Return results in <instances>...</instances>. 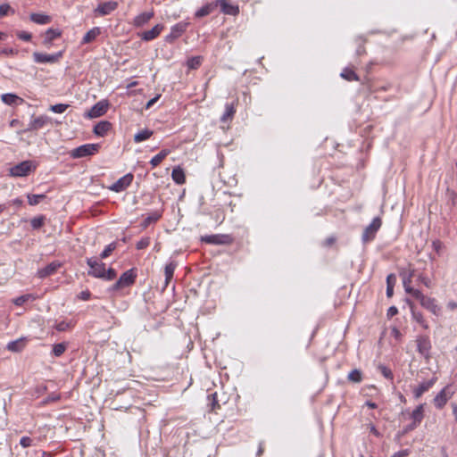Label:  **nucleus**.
I'll list each match as a JSON object with an SVG mask.
<instances>
[{
  "label": "nucleus",
  "mask_w": 457,
  "mask_h": 457,
  "mask_svg": "<svg viewBox=\"0 0 457 457\" xmlns=\"http://www.w3.org/2000/svg\"><path fill=\"white\" fill-rule=\"evenodd\" d=\"M46 217L44 215H39L37 217H34L30 220V225L33 229H38L40 228L44 223H45Z\"/></svg>",
  "instance_id": "nucleus-44"
},
{
  "label": "nucleus",
  "mask_w": 457,
  "mask_h": 457,
  "mask_svg": "<svg viewBox=\"0 0 457 457\" xmlns=\"http://www.w3.org/2000/svg\"><path fill=\"white\" fill-rule=\"evenodd\" d=\"M46 197V195L40 194V195H33V194H28L27 198L29 205H37L42 200H44Z\"/></svg>",
  "instance_id": "nucleus-40"
},
{
  "label": "nucleus",
  "mask_w": 457,
  "mask_h": 457,
  "mask_svg": "<svg viewBox=\"0 0 457 457\" xmlns=\"http://www.w3.org/2000/svg\"><path fill=\"white\" fill-rule=\"evenodd\" d=\"M101 34V28L94 27L90 30H88L83 37L81 44H90L96 39V37Z\"/></svg>",
  "instance_id": "nucleus-24"
},
{
  "label": "nucleus",
  "mask_w": 457,
  "mask_h": 457,
  "mask_svg": "<svg viewBox=\"0 0 457 457\" xmlns=\"http://www.w3.org/2000/svg\"><path fill=\"white\" fill-rule=\"evenodd\" d=\"M11 10V6L8 4H3L0 5V17L7 15Z\"/></svg>",
  "instance_id": "nucleus-58"
},
{
  "label": "nucleus",
  "mask_w": 457,
  "mask_h": 457,
  "mask_svg": "<svg viewBox=\"0 0 457 457\" xmlns=\"http://www.w3.org/2000/svg\"><path fill=\"white\" fill-rule=\"evenodd\" d=\"M172 179L175 183L181 185L186 182V176L184 170L179 167H175L171 172Z\"/></svg>",
  "instance_id": "nucleus-29"
},
{
  "label": "nucleus",
  "mask_w": 457,
  "mask_h": 457,
  "mask_svg": "<svg viewBox=\"0 0 457 457\" xmlns=\"http://www.w3.org/2000/svg\"><path fill=\"white\" fill-rule=\"evenodd\" d=\"M362 372L359 369H354L349 372L347 379L353 383H361L362 381Z\"/></svg>",
  "instance_id": "nucleus-37"
},
{
  "label": "nucleus",
  "mask_w": 457,
  "mask_h": 457,
  "mask_svg": "<svg viewBox=\"0 0 457 457\" xmlns=\"http://www.w3.org/2000/svg\"><path fill=\"white\" fill-rule=\"evenodd\" d=\"M118 2L116 1L104 2L98 4L96 12H97L101 16H105L115 11L118 8Z\"/></svg>",
  "instance_id": "nucleus-15"
},
{
  "label": "nucleus",
  "mask_w": 457,
  "mask_h": 457,
  "mask_svg": "<svg viewBox=\"0 0 457 457\" xmlns=\"http://www.w3.org/2000/svg\"><path fill=\"white\" fill-rule=\"evenodd\" d=\"M154 16V11L145 12L134 18L133 25L137 28L143 27Z\"/></svg>",
  "instance_id": "nucleus-21"
},
{
  "label": "nucleus",
  "mask_w": 457,
  "mask_h": 457,
  "mask_svg": "<svg viewBox=\"0 0 457 457\" xmlns=\"http://www.w3.org/2000/svg\"><path fill=\"white\" fill-rule=\"evenodd\" d=\"M447 402L445 388L442 389L434 398L435 406L438 409L443 408Z\"/></svg>",
  "instance_id": "nucleus-34"
},
{
  "label": "nucleus",
  "mask_w": 457,
  "mask_h": 457,
  "mask_svg": "<svg viewBox=\"0 0 457 457\" xmlns=\"http://www.w3.org/2000/svg\"><path fill=\"white\" fill-rule=\"evenodd\" d=\"M382 225V220L379 217H375L371 223L367 226L362 233L361 240L363 243H368L372 241L378 229L380 228Z\"/></svg>",
  "instance_id": "nucleus-4"
},
{
  "label": "nucleus",
  "mask_w": 457,
  "mask_h": 457,
  "mask_svg": "<svg viewBox=\"0 0 457 457\" xmlns=\"http://www.w3.org/2000/svg\"><path fill=\"white\" fill-rule=\"evenodd\" d=\"M30 20L40 25L47 24L51 21V17L43 13H31Z\"/></svg>",
  "instance_id": "nucleus-31"
},
{
  "label": "nucleus",
  "mask_w": 457,
  "mask_h": 457,
  "mask_svg": "<svg viewBox=\"0 0 457 457\" xmlns=\"http://www.w3.org/2000/svg\"><path fill=\"white\" fill-rule=\"evenodd\" d=\"M208 405L210 406L212 411H215L216 410L220 408V404L219 403V401L217 399V393H213L208 395Z\"/></svg>",
  "instance_id": "nucleus-41"
},
{
  "label": "nucleus",
  "mask_w": 457,
  "mask_h": 457,
  "mask_svg": "<svg viewBox=\"0 0 457 457\" xmlns=\"http://www.w3.org/2000/svg\"><path fill=\"white\" fill-rule=\"evenodd\" d=\"M411 296L420 301L421 306L426 308L432 313L437 314L439 312L440 308L436 303V300L434 298L424 295L420 290L415 291L414 295H412Z\"/></svg>",
  "instance_id": "nucleus-5"
},
{
  "label": "nucleus",
  "mask_w": 457,
  "mask_h": 457,
  "mask_svg": "<svg viewBox=\"0 0 457 457\" xmlns=\"http://www.w3.org/2000/svg\"><path fill=\"white\" fill-rule=\"evenodd\" d=\"M163 29H164L163 24H156L151 29L139 33L138 36L140 37V38L143 41H146V42L152 41V40L155 39L161 34V32L163 30Z\"/></svg>",
  "instance_id": "nucleus-13"
},
{
  "label": "nucleus",
  "mask_w": 457,
  "mask_h": 457,
  "mask_svg": "<svg viewBox=\"0 0 457 457\" xmlns=\"http://www.w3.org/2000/svg\"><path fill=\"white\" fill-rule=\"evenodd\" d=\"M31 298V295H23L13 300V303L17 306H21L25 302Z\"/></svg>",
  "instance_id": "nucleus-51"
},
{
  "label": "nucleus",
  "mask_w": 457,
  "mask_h": 457,
  "mask_svg": "<svg viewBox=\"0 0 457 457\" xmlns=\"http://www.w3.org/2000/svg\"><path fill=\"white\" fill-rule=\"evenodd\" d=\"M235 113H236L235 104L234 103L226 104L225 112L220 117V121L223 123H226L228 121L232 120Z\"/></svg>",
  "instance_id": "nucleus-26"
},
{
  "label": "nucleus",
  "mask_w": 457,
  "mask_h": 457,
  "mask_svg": "<svg viewBox=\"0 0 457 457\" xmlns=\"http://www.w3.org/2000/svg\"><path fill=\"white\" fill-rule=\"evenodd\" d=\"M432 247H433V249L436 251V253L438 255H440V253H441V250H442V248H443V243H442L440 240H438V239L434 240V241L432 242Z\"/></svg>",
  "instance_id": "nucleus-56"
},
{
  "label": "nucleus",
  "mask_w": 457,
  "mask_h": 457,
  "mask_svg": "<svg viewBox=\"0 0 457 457\" xmlns=\"http://www.w3.org/2000/svg\"><path fill=\"white\" fill-rule=\"evenodd\" d=\"M2 101L8 105H19L24 103V100L15 94L6 93L1 96Z\"/></svg>",
  "instance_id": "nucleus-23"
},
{
  "label": "nucleus",
  "mask_w": 457,
  "mask_h": 457,
  "mask_svg": "<svg viewBox=\"0 0 457 457\" xmlns=\"http://www.w3.org/2000/svg\"><path fill=\"white\" fill-rule=\"evenodd\" d=\"M161 216L162 214L159 212H154L144 220V227L145 228L149 226L151 223L156 222L161 218Z\"/></svg>",
  "instance_id": "nucleus-43"
},
{
  "label": "nucleus",
  "mask_w": 457,
  "mask_h": 457,
  "mask_svg": "<svg viewBox=\"0 0 457 457\" xmlns=\"http://www.w3.org/2000/svg\"><path fill=\"white\" fill-rule=\"evenodd\" d=\"M378 370L381 372V374H382V375H383L386 379H389L390 381H393V379H394V374H393L392 370H391L388 367H386V366H385V365H383V364H379V365L378 366Z\"/></svg>",
  "instance_id": "nucleus-45"
},
{
  "label": "nucleus",
  "mask_w": 457,
  "mask_h": 457,
  "mask_svg": "<svg viewBox=\"0 0 457 457\" xmlns=\"http://www.w3.org/2000/svg\"><path fill=\"white\" fill-rule=\"evenodd\" d=\"M187 23L186 22H179L173 25L170 32L165 37V41L170 44L173 43L187 30Z\"/></svg>",
  "instance_id": "nucleus-11"
},
{
  "label": "nucleus",
  "mask_w": 457,
  "mask_h": 457,
  "mask_svg": "<svg viewBox=\"0 0 457 457\" xmlns=\"http://www.w3.org/2000/svg\"><path fill=\"white\" fill-rule=\"evenodd\" d=\"M26 341L25 337H21L17 340L9 342L6 348L11 352L19 353L24 349Z\"/></svg>",
  "instance_id": "nucleus-25"
},
{
  "label": "nucleus",
  "mask_w": 457,
  "mask_h": 457,
  "mask_svg": "<svg viewBox=\"0 0 457 457\" xmlns=\"http://www.w3.org/2000/svg\"><path fill=\"white\" fill-rule=\"evenodd\" d=\"M20 445L23 448L30 447L33 445V439L29 436H22L20 440Z\"/></svg>",
  "instance_id": "nucleus-53"
},
{
  "label": "nucleus",
  "mask_w": 457,
  "mask_h": 457,
  "mask_svg": "<svg viewBox=\"0 0 457 457\" xmlns=\"http://www.w3.org/2000/svg\"><path fill=\"white\" fill-rule=\"evenodd\" d=\"M407 303L410 305V308L411 310V315H412L413 320L416 322H418L420 325H421L424 328H428V323L424 320L423 315L421 314V312H416L414 310L413 304H412V303L410 300L407 299Z\"/></svg>",
  "instance_id": "nucleus-28"
},
{
  "label": "nucleus",
  "mask_w": 457,
  "mask_h": 457,
  "mask_svg": "<svg viewBox=\"0 0 457 457\" xmlns=\"http://www.w3.org/2000/svg\"><path fill=\"white\" fill-rule=\"evenodd\" d=\"M137 274L133 269L128 270L121 274L120 278L110 287L111 291H119L121 288L132 286L135 283Z\"/></svg>",
  "instance_id": "nucleus-3"
},
{
  "label": "nucleus",
  "mask_w": 457,
  "mask_h": 457,
  "mask_svg": "<svg viewBox=\"0 0 457 457\" xmlns=\"http://www.w3.org/2000/svg\"><path fill=\"white\" fill-rule=\"evenodd\" d=\"M72 326L73 325H72L71 321L68 322V321L62 320L61 322L56 323L54 328L57 331L63 332V331H66L69 328H71Z\"/></svg>",
  "instance_id": "nucleus-48"
},
{
  "label": "nucleus",
  "mask_w": 457,
  "mask_h": 457,
  "mask_svg": "<svg viewBox=\"0 0 457 457\" xmlns=\"http://www.w3.org/2000/svg\"><path fill=\"white\" fill-rule=\"evenodd\" d=\"M396 283V277L391 273L386 277V296L391 297L394 295V287Z\"/></svg>",
  "instance_id": "nucleus-36"
},
{
  "label": "nucleus",
  "mask_w": 457,
  "mask_h": 457,
  "mask_svg": "<svg viewBox=\"0 0 457 457\" xmlns=\"http://www.w3.org/2000/svg\"><path fill=\"white\" fill-rule=\"evenodd\" d=\"M417 348L422 355H428L431 348V344L428 337L420 336L417 338Z\"/></svg>",
  "instance_id": "nucleus-18"
},
{
  "label": "nucleus",
  "mask_w": 457,
  "mask_h": 457,
  "mask_svg": "<svg viewBox=\"0 0 457 457\" xmlns=\"http://www.w3.org/2000/svg\"><path fill=\"white\" fill-rule=\"evenodd\" d=\"M150 245L149 237H143L137 243V249L142 250L146 248Z\"/></svg>",
  "instance_id": "nucleus-52"
},
{
  "label": "nucleus",
  "mask_w": 457,
  "mask_h": 457,
  "mask_svg": "<svg viewBox=\"0 0 457 457\" xmlns=\"http://www.w3.org/2000/svg\"><path fill=\"white\" fill-rule=\"evenodd\" d=\"M424 408H423V404H420L419 406H417L411 412V417L412 419V421L417 423V424H420L422 420H423V417H424Z\"/></svg>",
  "instance_id": "nucleus-35"
},
{
  "label": "nucleus",
  "mask_w": 457,
  "mask_h": 457,
  "mask_svg": "<svg viewBox=\"0 0 457 457\" xmlns=\"http://www.w3.org/2000/svg\"><path fill=\"white\" fill-rule=\"evenodd\" d=\"M154 134V131L148 129H145L143 130L138 131L134 136V142L135 143H140L143 142L152 137Z\"/></svg>",
  "instance_id": "nucleus-33"
},
{
  "label": "nucleus",
  "mask_w": 457,
  "mask_h": 457,
  "mask_svg": "<svg viewBox=\"0 0 457 457\" xmlns=\"http://www.w3.org/2000/svg\"><path fill=\"white\" fill-rule=\"evenodd\" d=\"M60 399V395H49L45 401L44 403H53V402H56Z\"/></svg>",
  "instance_id": "nucleus-61"
},
{
  "label": "nucleus",
  "mask_w": 457,
  "mask_h": 457,
  "mask_svg": "<svg viewBox=\"0 0 457 457\" xmlns=\"http://www.w3.org/2000/svg\"><path fill=\"white\" fill-rule=\"evenodd\" d=\"M62 266V263L58 261H54L48 263L46 267L37 270V276L40 278H45L54 274L57 270Z\"/></svg>",
  "instance_id": "nucleus-14"
},
{
  "label": "nucleus",
  "mask_w": 457,
  "mask_h": 457,
  "mask_svg": "<svg viewBox=\"0 0 457 457\" xmlns=\"http://www.w3.org/2000/svg\"><path fill=\"white\" fill-rule=\"evenodd\" d=\"M436 378H432L431 379L429 380H427V381H423L422 383H420L419 385V386H417L416 388H414L413 390V396L415 399H419L421 397V395L428 391L433 386L434 384L436 383Z\"/></svg>",
  "instance_id": "nucleus-16"
},
{
  "label": "nucleus",
  "mask_w": 457,
  "mask_h": 457,
  "mask_svg": "<svg viewBox=\"0 0 457 457\" xmlns=\"http://www.w3.org/2000/svg\"><path fill=\"white\" fill-rule=\"evenodd\" d=\"M62 36V31L55 29H48L44 36L43 45L46 47H50L53 41Z\"/></svg>",
  "instance_id": "nucleus-19"
},
{
  "label": "nucleus",
  "mask_w": 457,
  "mask_h": 457,
  "mask_svg": "<svg viewBox=\"0 0 457 457\" xmlns=\"http://www.w3.org/2000/svg\"><path fill=\"white\" fill-rule=\"evenodd\" d=\"M87 264L89 267L87 275L93 278H102L105 264L97 258H87Z\"/></svg>",
  "instance_id": "nucleus-6"
},
{
  "label": "nucleus",
  "mask_w": 457,
  "mask_h": 457,
  "mask_svg": "<svg viewBox=\"0 0 457 457\" xmlns=\"http://www.w3.org/2000/svg\"><path fill=\"white\" fill-rule=\"evenodd\" d=\"M340 76L347 81H359V76L354 72V71L351 68H345Z\"/></svg>",
  "instance_id": "nucleus-32"
},
{
  "label": "nucleus",
  "mask_w": 457,
  "mask_h": 457,
  "mask_svg": "<svg viewBox=\"0 0 457 457\" xmlns=\"http://www.w3.org/2000/svg\"><path fill=\"white\" fill-rule=\"evenodd\" d=\"M203 60L202 56H193L187 60V65L191 70H196L202 65Z\"/></svg>",
  "instance_id": "nucleus-39"
},
{
  "label": "nucleus",
  "mask_w": 457,
  "mask_h": 457,
  "mask_svg": "<svg viewBox=\"0 0 457 457\" xmlns=\"http://www.w3.org/2000/svg\"><path fill=\"white\" fill-rule=\"evenodd\" d=\"M161 95H157L156 96H154V98L150 99L146 105H145V108L146 109H149L150 107H152L156 102L157 100L160 98Z\"/></svg>",
  "instance_id": "nucleus-62"
},
{
  "label": "nucleus",
  "mask_w": 457,
  "mask_h": 457,
  "mask_svg": "<svg viewBox=\"0 0 457 457\" xmlns=\"http://www.w3.org/2000/svg\"><path fill=\"white\" fill-rule=\"evenodd\" d=\"M49 121V118L45 115H41L32 119L27 128L26 131L38 130L45 127V125Z\"/></svg>",
  "instance_id": "nucleus-17"
},
{
  "label": "nucleus",
  "mask_w": 457,
  "mask_h": 457,
  "mask_svg": "<svg viewBox=\"0 0 457 457\" xmlns=\"http://www.w3.org/2000/svg\"><path fill=\"white\" fill-rule=\"evenodd\" d=\"M109 109V102L101 100L94 104L87 112V117L94 119L104 115Z\"/></svg>",
  "instance_id": "nucleus-10"
},
{
  "label": "nucleus",
  "mask_w": 457,
  "mask_h": 457,
  "mask_svg": "<svg viewBox=\"0 0 457 457\" xmlns=\"http://www.w3.org/2000/svg\"><path fill=\"white\" fill-rule=\"evenodd\" d=\"M201 241L210 245H230L233 238L230 235L217 234L204 236L201 237Z\"/></svg>",
  "instance_id": "nucleus-7"
},
{
  "label": "nucleus",
  "mask_w": 457,
  "mask_h": 457,
  "mask_svg": "<svg viewBox=\"0 0 457 457\" xmlns=\"http://www.w3.org/2000/svg\"><path fill=\"white\" fill-rule=\"evenodd\" d=\"M263 453H264V442H260L256 455L258 457H261L263 454Z\"/></svg>",
  "instance_id": "nucleus-64"
},
{
  "label": "nucleus",
  "mask_w": 457,
  "mask_h": 457,
  "mask_svg": "<svg viewBox=\"0 0 457 457\" xmlns=\"http://www.w3.org/2000/svg\"><path fill=\"white\" fill-rule=\"evenodd\" d=\"M78 297L80 300L87 301L91 297V293L88 290H85V291L80 292L79 295H78Z\"/></svg>",
  "instance_id": "nucleus-59"
},
{
  "label": "nucleus",
  "mask_w": 457,
  "mask_h": 457,
  "mask_svg": "<svg viewBox=\"0 0 457 457\" xmlns=\"http://www.w3.org/2000/svg\"><path fill=\"white\" fill-rule=\"evenodd\" d=\"M111 129V122L107 120H102L94 126L93 132L98 137H104Z\"/></svg>",
  "instance_id": "nucleus-22"
},
{
  "label": "nucleus",
  "mask_w": 457,
  "mask_h": 457,
  "mask_svg": "<svg viewBox=\"0 0 457 457\" xmlns=\"http://www.w3.org/2000/svg\"><path fill=\"white\" fill-rule=\"evenodd\" d=\"M37 165L34 161H23L10 169V175L12 177H27L34 172Z\"/></svg>",
  "instance_id": "nucleus-1"
},
{
  "label": "nucleus",
  "mask_w": 457,
  "mask_h": 457,
  "mask_svg": "<svg viewBox=\"0 0 457 457\" xmlns=\"http://www.w3.org/2000/svg\"><path fill=\"white\" fill-rule=\"evenodd\" d=\"M414 273L415 270L411 268V266L408 269L400 271V276L402 277L403 279L404 290L407 294L411 295H414L415 291H419L418 289H415L411 286L412 282V278L414 277Z\"/></svg>",
  "instance_id": "nucleus-8"
},
{
  "label": "nucleus",
  "mask_w": 457,
  "mask_h": 457,
  "mask_svg": "<svg viewBox=\"0 0 457 457\" xmlns=\"http://www.w3.org/2000/svg\"><path fill=\"white\" fill-rule=\"evenodd\" d=\"M68 346V344L65 342L55 344L53 345L52 353L54 357H60L64 353Z\"/></svg>",
  "instance_id": "nucleus-38"
},
{
  "label": "nucleus",
  "mask_w": 457,
  "mask_h": 457,
  "mask_svg": "<svg viewBox=\"0 0 457 457\" xmlns=\"http://www.w3.org/2000/svg\"><path fill=\"white\" fill-rule=\"evenodd\" d=\"M116 246L117 245L115 242L109 244L100 253V259L107 258L116 249Z\"/></svg>",
  "instance_id": "nucleus-46"
},
{
  "label": "nucleus",
  "mask_w": 457,
  "mask_h": 457,
  "mask_svg": "<svg viewBox=\"0 0 457 457\" xmlns=\"http://www.w3.org/2000/svg\"><path fill=\"white\" fill-rule=\"evenodd\" d=\"M355 43H356V46H357V48L355 50V54L357 56H361V55H364L366 54V49H365V40L361 37H357L355 39Z\"/></svg>",
  "instance_id": "nucleus-42"
},
{
  "label": "nucleus",
  "mask_w": 457,
  "mask_h": 457,
  "mask_svg": "<svg viewBox=\"0 0 457 457\" xmlns=\"http://www.w3.org/2000/svg\"><path fill=\"white\" fill-rule=\"evenodd\" d=\"M62 56V52L60 51L56 54H47L39 52L33 53V60L36 63H54L57 62Z\"/></svg>",
  "instance_id": "nucleus-9"
},
{
  "label": "nucleus",
  "mask_w": 457,
  "mask_h": 457,
  "mask_svg": "<svg viewBox=\"0 0 457 457\" xmlns=\"http://www.w3.org/2000/svg\"><path fill=\"white\" fill-rule=\"evenodd\" d=\"M215 4L220 6L221 12L225 14L237 15L239 12L237 5L230 4L226 0H217Z\"/></svg>",
  "instance_id": "nucleus-20"
},
{
  "label": "nucleus",
  "mask_w": 457,
  "mask_h": 457,
  "mask_svg": "<svg viewBox=\"0 0 457 457\" xmlns=\"http://www.w3.org/2000/svg\"><path fill=\"white\" fill-rule=\"evenodd\" d=\"M417 279H418V281H420V283H422V284H423L426 287H428V288H430V287H432V282H431V280H430L428 277H426V276H424V275H422V274H420V275L418 276V278H417Z\"/></svg>",
  "instance_id": "nucleus-54"
},
{
  "label": "nucleus",
  "mask_w": 457,
  "mask_h": 457,
  "mask_svg": "<svg viewBox=\"0 0 457 457\" xmlns=\"http://www.w3.org/2000/svg\"><path fill=\"white\" fill-rule=\"evenodd\" d=\"M117 276V272L114 269L109 268L108 270L104 269V272L103 273L102 279L111 281L114 279Z\"/></svg>",
  "instance_id": "nucleus-47"
},
{
  "label": "nucleus",
  "mask_w": 457,
  "mask_h": 457,
  "mask_svg": "<svg viewBox=\"0 0 457 457\" xmlns=\"http://www.w3.org/2000/svg\"><path fill=\"white\" fill-rule=\"evenodd\" d=\"M408 454H409L408 450H402V451H399V452L394 453L391 457H406V456H408Z\"/></svg>",
  "instance_id": "nucleus-63"
},
{
  "label": "nucleus",
  "mask_w": 457,
  "mask_h": 457,
  "mask_svg": "<svg viewBox=\"0 0 457 457\" xmlns=\"http://www.w3.org/2000/svg\"><path fill=\"white\" fill-rule=\"evenodd\" d=\"M133 175L131 173H128L123 177L120 178L115 183H113L110 187V189L117 193L122 192L130 186V184L133 181Z\"/></svg>",
  "instance_id": "nucleus-12"
},
{
  "label": "nucleus",
  "mask_w": 457,
  "mask_h": 457,
  "mask_svg": "<svg viewBox=\"0 0 457 457\" xmlns=\"http://www.w3.org/2000/svg\"><path fill=\"white\" fill-rule=\"evenodd\" d=\"M0 54H4V55H16L18 54V50L17 49H14V48H4L0 51Z\"/></svg>",
  "instance_id": "nucleus-57"
},
{
  "label": "nucleus",
  "mask_w": 457,
  "mask_h": 457,
  "mask_svg": "<svg viewBox=\"0 0 457 457\" xmlns=\"http://www.w3.org/2000/svg\"><path fill=\"white\" fill-rule=\"evenodd\" d=\"M69 106L70 105L67 104H57L54 105H51L50 111H52L54 113H62L69 108Z\"/></svg>",
  "instance_id": "nucleus-49"
},
{
  "label": "nucleus",
  "mask_w": 457,
  "mask_h": 457,
  "mask_svg": "<svg viewBox=\"0 0 457 457\" xmlns=\"http://www.w3.org/2000/svg\"><path fill=\"white\" fill-rule=\"evenodd\" d=\"M397 313H398V309L395 306H391L388 308L386 315L388 318H392V317L395 316Z\"/></svg>",
  "instance_id": "nucleus-60"
},
{
  "label": "nucleus",
  "mask_w": 457,
  "mask_h": 457,
  "mask_svg": "<svg viewBox=\"0 0 457 457\" xmlns=\"http://www.w3.org/2000/svg\"><path fill=\"white\" fill-rule=\"evenodd\" d=\"M217 7V4L215 3H210L206 4L205 5L202 6L200 9H198L195 12V17L196 18H203L213 12V10Z\"/></svg>",
  "instance_id": "nucleus-27"
},
{
  "label": "nucleus",
  "mask_w": 457,
  "mask_h": 457,
  "mask_svg": "<svg viewBox=\"0 0 457 457\" xmlns=\"http://www.w3.org/2000/svg\"><path fill=\"white\" fill-rule=\"evenodd\" d=\"M99 144H85L72 149L70 153V155L74 159L87 157L96 154L99 151Z\"/></svg>",
  "instance_id": "nucleus-2"
},
{
  "label": "nucleus",
  "mask_w": 457,
  "mask_h": 457,
  "mask_svg": "<svg viewBox=\"0 0 457 457\" xmlns=\"http://www.w3.org/2000/svg\"><path fill=\"white\" fill-rule=\"evenodd\" d=\"M16 36L18 37V38L23 41H29L32 37L31 33L27 31H17Z\"/></svg>",
  "instance_id": "nucleus-55"
},
{
  "label": "nucleus",
  "mask_w": 457,
  "mask_h": 457,
  "mask_svg": "<svg viewBox=\"0 0 457 457\" xmlns=\"http://www.w3.org/2000/svg\"><path fill=\"white\" fill-rule=\"evenodd\" d=\"M176 266L177 264L174 262H170V263L166 264L164 268L165 277H173Z\"/></svg>",
  "instance_id": "nucleus-50"
},
{
  "label": "nucleus",
  "mask_w": 457,
  "mask_h": 457,
  "mask_svg": "<svg viewBox=\"0 0 457 457\" xmlns=\"http://www.w3.org/2000/svg\"><path fill=\"white\" fill-rule=\"evenodd\" d=\"M170 151L169 149H162L159 154L151 159L150 164L153 167L158 166L170 154Z\"/></svg>",
  "instance_id": "nucleus-30"
}]
</instances>
